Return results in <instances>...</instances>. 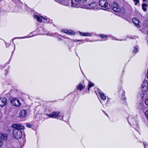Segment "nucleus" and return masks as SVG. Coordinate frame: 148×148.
Wrapping results in <instances>:
<instances>
[{
    "label": "nucleus",
    "instance_id": "6e6552de",
    "mask_svg": "<svg viewBox=\"0 0 148 148\" xmlns=\"http://www.w3.org/2000/svg\"><path fill=\"white\" fill-rule=\"evenodd\" d=\"M71 6L73 8H81L78 0H71Z\"/></svg>",
    "mask_w": 148,
    "mask_h": 148
},
{
    "label": "nucleus",
    "instance_id": "3c124183",
    "mask_svg": "<svg viewBox=\"0 0 148 148\" xmlns=\"http://www.w3.org/2000/svg\"><path fill=\"white\" fill-rule=\"evenodd\" d=\"M44 18V19H46V20H47V19L46 18Z\"/></svg>",
    "mask_w": 148,
    "mask_h": 148
},
{
    "label": "nucleus",
    "instance_id": "20e7f679",
    "mask_svg": "<svg viewBox=\"0 0 148 148\" xmlns=\"http://www.w3.org/2000/svg\"><path fill=\"white\" fill-rule=\"evenodd\" d=\"M97 92L99 94V95L101 99H102L101 100H100V102L103 105L104 104L103 101L106 99V97L105 94L103 93L98 88L97 89Z\"/></svg>",
    "mask_w": 148,
    "mask_h": 148
},
{
    "label": "nucleus",
    "instance_id": "49530a36",
    "mask_svg": "<svg viewBox=\"0 0 148 148\" xmlns=\"http://www.w3.org/2000/svg\"><path fill=\"white\" fill-rule=\"evenodd\" d=\"M110 99L109 98H108V100H107V102L108 101H109L110 100Z\"/></svg>",
    "mask_w": 148,
    "mask_h": 148
},
{
    "label": "nucleus",
    "instance_id": "f257e3e1",
    "mask_svg": "<svg viewBox=\"0 0 148 148\" xmlns=\"http://www.w3.org/2000/svg\"><path fill=\"white\" fill-rule=\"evenodd\" d=\"M12 127L14 128L12 131L13 136L17 139L20 138L22 136V133L21 130L24 129L23 126L19 124H14Z\"/></svg>",
    "mask_w": 148,
    "mask_h": 148
},
{
    "label": "nucleus",
    "instance_id": "e433bc0d",
    "mask_svg": "<svg viewBox=\"0 0 148 148\" xmlns=\"http://www.w3.org/2000/svg\"><path fill=\"white\" fill-rule=\"evenodd\" d=\"M8 71V69H6L5 70V75H6L7 74V72Z\"/></svg>",
    "mask_w": 148,
    "mask_h": 148
},
{
    "label": "nucleus",
    "instance_id": "4c0bfd02",
    "mask_svg": "<svg viewBox=\"0 0 148 148\" xmlns=\"http://www.w3.org/2000/svg\"><path fill=\"white\" fill-rule=\"evenodd\" d=\"M26 126L29 128H30L31 127V125L30 124H27L26 125Z\"/></svg>",
    "mask_w": 148,
    "mask_h": 148
},
{
    "label": "nucleus",
    "instance_id": "de8ad7c7",
    "mask_svg": "<svg viewBox=\"0 0 148 148\" xmlns=\"http://www.w3.org/2000/svg\"><path fill=\"white\" fill-rule=\"evenodd\" d=\"M86 42H88V41H88V40L86 39Z\"/></svg>",
    "mask_w": 148,
    "mask_h": 148
},
{
    "label": "nucleus",
    "instance_id": "79ce46f5",
    "mask_svg": "<svg viewBox=\"0 0 148 148\" xmlns=\"http://www.w3.org/2000/svg\"><path fill=\"white\" fill-rule=\"evenodd\" d=\"M58 39V40L59 41V40H62V39L61 38H59L58 37H57Z\"/></svg>",
    "mask_w": 148,
    "mask_h": 148
},
{
    "label": "nucleus",
    "instance_id": "c03bdc74",
    "mask_svg": "<svg viewBox=\"0 0 148 148\" xmlns=\"http://www.w3.org/2000/svg\"><path fill=\"white\" fill-rule=\"evenodd\" d=\"M14 44V50H13V51L12 52V53H13L14 52V50H15V45Z\"/></svg>",
    "mask_w": 148,
    "mask_h": 148
},
{
    "label": "nucleus",
    "instance_id": "7c9ffc66",
    "mask_svg": "<svg viewBox=\"0 0 148 148\" xmlns=\"http://www.w3.org/2000/svg\"><path fill=\"white\" fill-rule=\"evenodd\" d=\"M84 41V40H74V42H82L83 41Z\"/></svg>",
    "mask_w": 148,
    "mask_h": 148
},
{
    "label": "nucleus",
    "instance_id": "37998d69",
    "mask_svg": "<svg viewBox=\"0 0 148 148\" xmlns=\"http://www.w3.org/2000/svg\"><path fill=\"white\" fill-rule=\"evenodd\" d=\"M143 145H144V146L145 148H146V147L147 145L145 142L143 143Z\"/></svg>",
    "mask_w": 148,
    "mask_h": 148
},
{
    "label": "nucleus",
    "instance_id": "473e14b6",
    "mask_svg": "<svg viewBox=\"0 0 148 148\" xmlns=\"http://www.w3.org/2000/svg\"><path fill=\"white\" fill-rule=\"evenodd\" d=\"M145 104L148 106V99H146L145 101Z\"/></svg>",
    "mask_w": 148,
    "mask_h": 148
},
{
    "label": "nucleus",
    "instance_id": "a878e982",
    "mask_svg": "<svg viewBox=\"0 0 148 148\" xmlns=\"http://www.w3.org/2000/svg\"><path fill=\"white\" fill-rule=\"evenodd\" d=\"M138 46H136L134 47L133 50V52L135 53H136L138 52Z\"/></svg>",
    "mask_w": 148,
    "mask_h": 148
},
{
    "label": "nucleus",
    "instance_id": "c9c22d12",
    "mask_svg": "<svg viewBox=\"0 0 148 148\" xmlns=\"http://www.w3.org/2000/svg\"><path fill=\"white\" fill-rule=\"evenodd\" d=\"M15 3H17L19 2L20 1L19 0H12Z\"/></svg>",
    "mask_w": 148,
    "mask_h": 148
},
{
    "label": "nucleus",
    "instance_id": "2eb2a0df",
    "mask_svg": "<svg viewBox=\"0 0 148 148\" xmlns=\"http://www.w3.org/2000/svg\"><path fill=\"white\" fill-rule=\"evenodd\" d=\"M27 114V112L26 110H23L20 111L19 114V116L21 118H25Z\"/></svg>",
    "mask_w": 148,
    "mask_h": 148
},
{
    "label": "nucleus",
    "instance_id": "c85d7f7f",
    "mask_svg": "<svg viewBox=\"0 0 148 148\" xmlns=\"http://www.w3.org/2000/svg\"><path fill=\"white\" fill-rule=\"evenodd\" d=\"M94 86V84L90 82H89V83L88 85V90H89V89L91 87L93 86Z\"/></svg>",
    "mask_w": 148,
    "mask_h": 148
},
{
    "label": "nucleus",
    "instance_id": "f8f14e48",
    "mask_svg": "<svg viewBox=\"0 0 148 148\" xmlns=\"http://www.w3.org/2000/svg\"><path fill=\"white\" fill-rule=\"evenodd\" d=\"M142 86V90L143 91L146 92L148 90V83L147 81H144Z\"/></svg>",
    "mask_w": 148,
    "mask_h": 148
},
{
    "label": "nucleus",
    "instance_id": "f704fd0d",
    "mask_svg": "<svg viewBox=\"0 0 148 148\" xmlns=\"http://www.w3.org/2000/svg\"><path fill=\"white\" fill-rule=\"evenodd\" d=\"M109 36H110V37H112V39L113 40H118L117 39H116V38L114 37H112L110 35H109Z\"/></svg>",
    "mask_w": 148,
    "mask_h": 148
},
{
    "label": "nucleus",
    "instance_id": "a18cd8bd",
    "mask_svg": "<svg viewBox=\"0 0 148 148\" xmlns=\"http://www.w3.org/2000/svg\"><path fill=\"white\" fill-rule=\"evenodd\" d=\"M144 94H143L142 95H141V97L142 98H143V97H144Z\"/></svg>",
    "mask_w": 148,
    "mask_h": 148
},
{
    "label": "nucleus",
    "instance_id": "4468645a",
    "mask_svg": "<svg viewBox=\"0 0 148 148\" xmlns=\"http://www.w3.org/2000/svg\"><path fill=\"white\" fill-rule=\"evenodd\" d=\"M7 99L5 97L2 98L0 99V106L1 107L4 106L7 103Z\"/></svg>",
    "mask_w": 148,
    "mask_h": 148
},
{
    "label": "nucleus",
    "instance_id": "864d4df0",
    "mask_svg": "<svg viewBox=\"0 0 148 148\" xmlns=\"http://www.w3.org/2000/svg\"><path fill=\"white\" fill-rule=\"evenodd\" d=\"M92 40H91V41H90V42H92Z\"/></svg>",
    "mask_w": 148,
    "mask_h": 148
},
{
    "label": "nucleus",
    "instance_id": "393cba45",
    "mask_svg": "<svg viewBox=\"0 0 148 148\" xmlns=\"http://www.w3.org/2000/svg\"><path fill=\"white\" fill-rule=\"evenodd\" d=\"M147 6V5L145 3H143L142 4V8L143 10L145 12H146L147 11V9L146 8V7Z\"/></svg>",
    "mask_w": 148,
    "mask_h": 148
},
{
    "label": "nucleus",
    "instance_id": "a19ab883",
    "mask_svg": "<svg viewBox=\"0 0 148 148\" xmlns=\"http://www.w3.org/2000/svg\"><path fill=\"white\" fill-rule=\"evenodd\" d=\"M146 77L148 79V69H147V74L146 75Z\"/></svg>",
    "mask_w": 148,
    "mask_h": 148
},
{
    "label": "nucleus",
    "instance_id": "39448f33",
    "mask_svg": "<svg viewBox=\"0 0 148 148\" xmlns=\"http://www.w3.org/2000/svg\"><path fill=\"white\" fill-rule=\"evenodd\" d=\"M132 126L138 132L139 134H140L139 132L140 128L139 127L138 123V121H137L135 119L132 123Z\"/></svg>",
    "mask_w": 148,
    "mask_h": 148
},
{
    "label": "nucleus",
    "instance_id": "f03ea898",
    "mask_svg": "<svg viewBox=\"0 0 148 148\" xmlns=\"http://www.w3.org/2000/svg\"><path fill=\"white\" fill-rule=\"evenodd\" d=\"M49 118H57L62 120L63 117V115L60 112H53L51 114H46Z\"/></svg>",
    "mask_w": 148,
    "mask_h": 148
},
{
    "label": "nucleus",
    "instance_id": "7ed1b4c3",
    "mask_svg": "<svg viewBox=\"0 0 148 148\" xmlns=\"http://www.w3.org/2000/svg\"><path fill=\"white\" fill-rule=\"evenodd\" d=\"M99 5L101 7L102 10H106L109 9L110 5L108 3L107 0H100L99 2Z\"/></svg>",
    "mask_w": 148,
    "mask_h": 148
},
{
    "label": "nucleus",
    "instance_id": "72a5a7b5",
    "mask_svg": "<svg viewBox=\"0 0 148 148\" xmlns=\"http://www.w3.org/2000/svg\"><path fill=\"white\" fill-rule=\"evenodd\" d=\"M145 115L147 116V118L148 119V110H147L145 112Z\"/></svg>",
    "mask_w": 148,
    "mask_h": 148
},
{
    "label": "nucleus",
    "instance_id": "2f4dec72",
    "mask_svg": "<svg viewBox=\"0 0 148 148\" xmlns=\"http://www.w3.org/2000/svg\"><path fill=\"white\" fill-rule=\"evenodd\" d=\"M3 144V141L0 138V147H1Z\"/></svg>",
    "mask_w": 148,
    "mask_h": 148
},
{
    "label": "nucleus",
    "instance_id": "ddd939ff",
    "mask_svg": "<svg viewBox=\"0 0 148 148\" xmlns=\"http://www.w3.org/2000/svg\"><path fill=\"white\" fill-rule=\"evenodd\" d=\"M132 21L135 26L138 27H140L141 25V23L140 21L136 18H134L132 19Z\"/></svg>",
    "mask_w": 148,
    "mask_h": 148
},
{
    "label": "nucleus",
    "instance_id": "4be33fe9",
    "mask_svg": "<svg viewBox=\"0 0 148 148\" xmlns=\"http://www.w3.org/2000/svg\"><path fill=\"white\" fill-rule=\"evenodd\" d=\"M76 87L77 89L81 91L84 88L85 86L84 85H82V84L80 83Z\"/></svg>",
    "mask_w": 148,
    "mask_h": 148
},
{
    "label": "nucleus",
    "instance_id": "1a4fd4ad",
    "mask_svg": "<svg viewBox=\"0 0 148 148\" xmlns=\"http://www.w3.org/2000/svg\"><path fill=\"white\" fill-rule=\"evenodd\" d=\"M86 6H87L86 8H85L84 9H89L95 10L97 9V5L96 3L94 2L90 4L86 5Z\"/></svg>",
    "mask_w": 148,
    "mask_h": 148
},
{
    "label": "nucleus",
    "instance_id": "5701e85b",
    "mask_svg": "<svg viewBox=\"0 0 148 148\" xmlns=\"http://www.w3.org/2000/svg\"><path fill=\"white\" fill-rule=\"evenodd\" d=\"M34 19H36L37 21L40 22H41L42 21V17H39L37 15H35L34 16Z\"/></svg>",
    "mask_w": 148,
    "mask_h": 148
},
{
    "label": "nucleus",
    "instance_id": "cd10ccee",
    "mask_svg": "<svg viewBox=\"0 0 148 148\" xmlns=\"http://www.w3.org/2000/svg\"><path fill=\"white\" fill-rule=\"evenodd\" d=\"M99 36H100L102 38H107L108 37H110V36H108V35H104V34H100L99 35Z\"/></svg>",
    "mask_w": 148,
    "mask_h": 148
},
{
    "label": "nucleus",
    "instance_id": "aec40b11",
    "mask_svg": "<svg viewBox=\"0 0 148 148\" xmlns=\"http://www.w3.org/2000/svg\"><path fill=\"white\" fill-rule=\"evenodd\" d=\"M135 119L133 118V116H129L127 118V120L128 123L130 125H132V123L135 120Z\"/></svg>",
    "mask_w": 148,
    "mask_h": 148
},
{
    "label": "nucleus",
    "instance_id": "09e8293b",
    "mask_svg": "<svg viewBox=\"0 0 148 148\" xmlns=\"http://www.w3.org/2000/svg\"><path fill=\"white\" fill-rule=\"evenodd\" d=\"M147 0H143V2H145V1H147Z\"/></svg>",
    "mask_w": 148,
    "mask_h": 148
},
{
    "label": "nucleus",
    "instance_id": "8fccbe9b",
    "mask_svg": "<svg viewBox=\"0 0 148 148\" xmlns=\"http://www.w3.org/2000/svg\"><path fill=\"white\" fill-rule=\"evenodd\" d=\"M107 103H105V105L106 106H107Z\"/></svg>",
    "mask_w": 148,
    "mask_h": 148
},
{
    "label": "nucleus",
    "instance_id": "9d476101",
    "mask_svg": "<svg viewBox=\"0 0 148 148\" xmlns=\"http://www.w3.org/2000/svg\"><path fill=\"white\" fill-rule=\"evenodd\" d=\"M112 9L114 11L117 12H119L121 10L119 6L118 3L115 2H114L113 3Z\"/></svg>",
    "mask_w": 148,
    "mask_h": 148
},
{
    "label": "nucleus",
    "instance_id": "c756f323",
    "mask_svg": "<svg viewBox=\"0 0 148 148\" xmlns=\"http://www.w3.org/2000/svg\"><path fill=\"white\" fill-rule=\"evenodd\" d=\"M134 2H135V5H137L139 3V0H133Z\"/></svg>",
    "mask_w": 148,
    "mask_h": 148
},
{
    "label": "nucleus",
    "instance_id": "ea45409f",
    "mask_svg": "<svg viewBox=\"0 0 148 148\" xmlns=\"http://www.w3.org/2000/svg\"><path fill=\"white\" fill-rule=\"evenodd\" d=\"M10 44L8 43H5V45L6 47H8L10 46Z\"/></svg>",
    "mask_w": 148,
    "mask_h": 148
},
{
    "label": "nucleus",
    "instance_id": "423d86ee",
    "mask_svg": "<svg viewBox=\"0 0 148 148\" xmlns=\"http://www.w3.org/2000/svg\"><path fill=\"white\" fill-rule=\"evenodd\" d=\"M90 0H78L81 8H86V4L90 2Z\"/></svg>",
    "mask_w": 148,
    "mask_h": 148
},
{
    "label": "nucleus",
    "instance_id": "603ef678",
    "mask_svg": "<svg viewBox=\"0 0 148 148\" xmlns=\"http://www.w3.org/2000/svg\"><path fill=\"white\" fill-rule=\"evenodd\" d=\"M120 40V41H121V40Z\"/></svg>",
    "mask_w": 148,
    "mask_h": 148
},
{
    "label": "nucleus",
    "instance_id": "412c9836",
    "mask_svg": "<svg viewBox=\"0 0 148 148\" xmlns=\"http://www.w3.org/2000/svg\"><path fill=\"white\" fill-rule=\"evenodd\" d=\"M0 138L3 141L7 139V135L6 134L2 133L0 134Z\"/></svg>",
    "mask_w": 148,
    "mask_h": 148
},
{
    "label": "nucleus",
    "instance_id": "a211bd4d",
    "mask_svg": "<svg viewBox=\"0 0 148 148\" xmlns=\"http://www.w3.org/2000/svg\"><path fill=\"white\" fill-rule=\"evenodd\" d=\"M146 108V107L144 105L143 102H140L139 103L138 106V109L141 110H142L143 111L145 110Z\"/></svg>",
    "mask_w": 148,
    "mask_h": 148
},
{
    "label": "nucleus",
    "instance_id": "6ab92c4d",
    "mask_svg": "<svg viewBox=\"0 0 148 148\" xmlns=\"http://www.w3.org/2000/svg\"><path fill=\"white\" fill-rule=\"evenodd\" d=\"M60 3L66 6H69V0H64L62 1H59Z\"/></svg>",
    "mask_w": 148,
    "mask_h": 148
},
{
    "label": "nucleus",
    "instance_id": "5fc2aeb1",
    "mask_svg": "<svg viewBox=\"0 0 148 148\" xmlns=\"http://www.w3.org/2000/svg\"><path fill=\"white\" fill-rule=\"evenodd\" d=\"M96 93H97V92H96Z\"/></svg>",
    "mask_w": 148,
    "mask_h": 148
},
{
    "label": "nucleus",
    "instance_id": "0eeeda50",
    "mask_svg": "<svg viewBox=\"0 0 148 148\" xmlns=\"http://www.w3.org/2000/svg\"><path fill=\"white\" fill-rule=\"evenodd\" d=\"M41 29L43 32H41V34L42 35H47L48 36L53 37L56 35H57L58 34L56 33H51L49 32H47L46 31H45V29L43 28H41Z\"/></svg>",
    "mask_w": 148,
    "mask_h": 148
},
{
    "label": "nucleus",
    "instance_id": "dca6fc26",
    "mask_svg": "<svg viewBox=\"0 0 148 148\" xmlns=\"http://www.w3.org/2000/svg\"><path fill=\"white\" fill-rule=\"evenodd\" d=\"M79 34L80 35L82 36H92L94 34L92 32L91 33H88V32H86V33H83L81 32L80 31L79 32Z\"/></svg>",
    "mask_w": 148,
    "mask_h": 148
},
{
    "label": "nucleus",
    "instance_id": "f3484780",
    "mask_svg": "<svg viewBox=\"0 0 148 148\" xmlns=\"http://www.w3.org/2000/svg\"><path fill=\"white\" fill-rule=\"evenodd\" d=\"M61 32L68 35H74L75 34L74 31L71 30H68L66 29H64L61 30Z\"/></svg>",
    "mask_w": 148,
    "mask_h": 148
},
{
    "label": "nucleus",
    "instance_id": "b1692460",
    "mask_svg": "<svg viewBox=\"0 0 148 148\" xmlns=\"http://www.w3.org/2000/svg\"><path fill=\"white\" fill-rule=\"evenodd\" d=\"M119 92L120 93H122V97H121V99H122L124 101H125L126 99V98L124 96V95L125 94V92L123 90H121L119 91Z\"/></svg>",
    "mask_w": 148,
    "mask_h": 148
},
{
    "label": "nucleus",
    "instance_id": "9b49d317",
    "mask_svg": "<svg viewBox=\"0 0 148 148\" xmlns=\"http://www.w3.org/2000/svg\"><path fill=\"white\" fill-rule=\"evenodd\" d=\"M10 102L14 106H19L21 105V103H20L19 100L17 99H11Z\"/></svg>",
    "mask_w": 148,
    "mask_h": 148
},
{
    "label": "nucleus",
    "instance_id": "58836bf2",
    "mask_svg": "<svg viewBox=\"0 0 148 148\" xmlns=\"http://www.w3.org/2000/svg\"><path fill=\"white\" fill-rule=\"evenodd\" d=\"M52 22L51 20H49L48 21H47L46 23H51Z\"/></svg>",
    "mask_w": 148,
    "mask_h": 148
},
{
    "label": "nucleus",
    "instance_id": "bb28decb",
    "mask_svg": "<svg viewBox=\"0 0 148 148\" xmlns=\"http://www.w3.org/2000/svg\"><path fill=\"white\" fill-rule=\"evenodd\" d=\"M32 37V36H24V37H20V38H14L13 39H12V42L13 43V40L14 39H17V38H18V39L25 38H29V37Z\"/></svg>",
    "mask_w": 148,
    "mask_h": 148
},
{
    "label": "nucleus",
    "instance_id": "6e6d98bb",
    "mask_svg": "<svg viewBox=\"0 0 148 148\" xmlns=\"http://www.w3.org/2000/svg\"><path fill=\"white\" fill-rule=\"evenodd\" d=\"M1 0H0V1H1Z\"/></svg>",
    "mask_w": 148,
    "mask_h": 148
}]
</instances>
